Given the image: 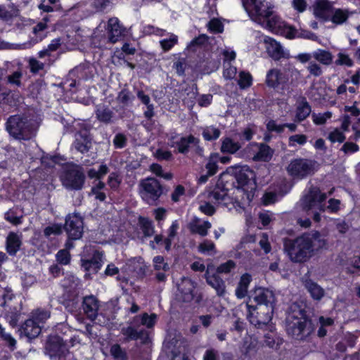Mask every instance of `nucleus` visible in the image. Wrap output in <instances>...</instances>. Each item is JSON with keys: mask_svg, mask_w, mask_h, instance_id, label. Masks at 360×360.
Wrapping results in <instances>:
<instances>
[{"mask_svg": "<svg viewBox=\"0 0 360 360\" xmlns=\"http://www.w3.org/2000/svg\"><path fill=\"white\" fill-rule=\"evenodd\" d=\"M199 140L192 135L188 136H183L174 142L172 144L173 147L177 148L178 151L180 153H187L189 148L192 146H198Z\"/></svg>", "mask_w": 360, "mask_h": 360, "instance_id": "nucleus-24", "label": "nucleus"}, {"mask_svg": "<svg viewBox=\"0 0 360 360\" xmlns=\"http://www.w3.org/2000/svg\"><path fill=\"white\" fill-rule=\"evenodd\" d=\"M304 286L314 300L319 301L325 295L324 289L311 279L305 280Z\"/></svg>", "mask_w": 360, "mask_h": 360, "instance_id": "nucleus-26", "label": "nucleus"}, {"mask_svg": "<svg viewBox=\"0 0 360 360\" xmlns=\"http://www.w3.org/2000/svg\"><path fill=\"white\" fill-rule=\"evenodd\" d=\"M191 348L188 342L185 340L180 341L177 345V352H174V359L179 356L181 357L182 360H191Z\"/></svg>", "mask_w": 360, "mask_h": 360, "instance_id": "nucleus-38", "label": "nucleus"}, {"mask_svg": "<svg viewBox=\"0 0 360 360\" xmlns=\"http://www.w3.org/2000/svg\"><path fill=\"white\" fill-rule=\"evenodd\" d=\"M208 198L210 201L221 203L222 202H225L229 198L227 195V192L224 189H220L219 188H215L212 191L209 193Z\"/></svg>", "mask_w": 360, "mask_h": 360, "instance_id": "nucleus-42", "label": "nucleus"}, {"mask_svg": "<svg viewBox=\"0 0 360 360\" xmlns=\"http://www.w3.org/2000/svg\"><path fill=\"white\" fill-rule=\"evenodd\" d=\"M236 267V263L233 260H229L220 264L217 269L218 274H229Z\"/></svg>", "mask_w": 360, "mask_h": 360, "instance_id": "nucleus-58", "label": "nucleus"}, {"mask_svg": "<svg viewBox=\"0 0 360 360\" xmlns=\"http://www.w3.org/2000/svg\"><path fill=\"white\" fill-rule=\"evenodd\" d=\"M327 88L325 83L318 82L312 85L310 95L311 97L316 101L321 103L327 101Z\"/></svg>", "mask_w": 360, "mask_h": 360, "instance_id": "nucleus-27", "label": "nucleus"}, {"mask_svg": "<svg viewBox=\"0 0 360 360\" xmlns=\"http://www.w3.org/2000/svg\"><path fill=\"white\" fill-rule=\"evenodd\" d=\"M96 118L101 122L108 124L112 122L115 113L107 105H98L95 111Z\"/></svg>", "mask_w": 360, "mask_h": 360, "instance_id": "nucleus-30", "label": "nucleus"}, {"mask_svg": "<svg viewBox=\"0 0 360 360\" xmlns=\"http://www.w3.org/2000/svg\"><path fill=\"white\" fill-rule=\"evenodd\" d=\"M50 356H58L59 360H75L72 353L67 350L65 345L58 337L50 339L46 345Z\"/></svg>", "mask_w": 360, "mask_h": 360, "instance_id": "nucleus-12", "label": "nucleus"}, {"mask_svg": "<svg viewBox=\"0 0 360 360\" xmlns=\"http://www.w3.org/2000/svg\"><path fill=\"white\" fill-rule=\"evenodd\" d=\"M258 349L257 340L252 336L248 335L244 338L241 347V352L246 356H250L255 354Z\"/></svg>", "mask_w": 360, "mask_h": 360, "instance_id": "nucleus-32", "label": "nucleus"}, {"mask_svg": "<svg viewBox=\"0 0 360 360\" xmlns=\"http://www.w3.org/2000/svg\"><path fill=\"white\" fill-rule=\"evenodd\" d=\"M246 306L248 311L247 317L252 325L259 328L267 325L271 321L274 311H271L269 320L267 321H263V317L266 316L265 312H261L259 309H258V307L251 306L248 304H247Z\"/></svg>", "mask_w": 360, "mask_h": 360, "instance_id": "nucleus-17", "label": "nucleus"}, {"mask_svg": "<svg viewBox=\"0 0 360 360\" xmlns=\"http://www.w3.org/2000/svg\"><path fill=\"white\" fill-rule=\"evenodd\" d=\"M9 134L19 139H29L34 134L32 127L19 115L11 116L6 122Z\"/></svg>", "mask_w": 360, "mask_h": 360, "instance_id": "nucleus-7", "label": "nucleus"}, {"mask_svg": "<svg viewBox=\"0 0 360 360\" xmlns=\"http://www.w3.org/2000/svg\"><path fill=\"white\" fill-rule=\"evenodd\" d=\"M51 316L49 311L38 309L32 312V319L39 324L44 323Z\"/></svg>", "mask_w": 360, "mask_h": 360, "instance_id": "nucleus-46", "label": "nucleus"}, {"mask_svg": "<svg viewBox=\"0 0 360 360\" xmlns=\"http://www.w3.org/2000/svg\"><path fill=\"white\" fill-rule=\"evenodd\" d=\"M22 244L21 236L15 233L11 232L6 238V250L11 255H15L20 250Z\"/></svg>", "mask_w": 360, "mask_h": 360, "instance_id": "nucleus-31", "label": "nucleus"}, {"mask_svg": "<svg viewBox=\"0 0 360 360\" xmlns=\"http://www.w3.org/2000/svg\"><path fill=\"white\" fill-rule=\"evenodd\" d=\"M22 332L30 339L37 337L41 333V326L32 318L27 320L22 327Z\"/></svg>", "mask_w": 360, "mask_h": 360, "instance_id": "nucleus-28", "label": "nucleus"}, {"mask_svg": "<svg viewBox=\"0 0 360 360\" xmlns=\"http://www.w3.org/2000/svg\"><path fill=\"white\" fill-rule=\"evenodd\" d=\"M215 245L213 242L208 240H205L198 245V250L201 253H210L214 252Z\"/></svg>", "mask_w": 360, "mask_h": 360, "instance_id": "nucleus-60", "label": "nucleus"}, {"mask_svg": "<svg viewBox=\"0 0 360 360\" xmlns=\"http://www.w3.org/2000/svg\"><path fill=\"white\" fill-rule=\"evenodd\" d=\"M84 181V174L79 167H74L67 170L62 179L63 185L71 190H81Z\"/></svg>", "mask_w": 360, "mask_h": 360, "instance_id": "nucleus-11", "label": "nucleus"}, {"mask_svg": "<svg viewBox=\"0 0 360 360\" xmlns=\"http://www.w3.org/2000/svg\"><path fill=\"white\" fill-rule=\"evenodd\" d=\"M354 13V11H350L348 9L333 8L329 20L336 25H340L345 23L349 16Z\"/></svg>", "mask_w": 360, "mask_h": 360, "instance_id": "nucleus-25", "label": "nucleus"}, {"mask_svg": "<svg viewBox=\"0 0 360 360\" xmlns=\"http://www.w3.org/2000/svg\"><path fill=\"white\" fill-rule=\"evenodd\" d=\"M122 333L130 340H141L146 342L148 339V333L146 330H137L132 326L122 328Z\"/></svg>", "mask_w": 360, "mask_h": 360, "instance_id": "nucleus-29", "label": "nucleus"}, {"mask_svg": "<svg viewBox=\"0 0 360 360\" xmlns=\"http://www.w3.org/2000/svg\"><path fill=\"white\" fill-rule=\"evenodd\" d=\"M100 307L98 300L94 295L85 296L83 298L82 308L84 314L91 321L96 319Z\"/></svg>", "mask_w": 360, "mask_h": 360, "instance_id": "nucleus-18", "label": "nucleus"}, {"mask_svg": "<svg viewBox=\"0 0 360 360\" xmlns=\"http://www.w3.org/2000/svg\"><path fill=\"white\" fill-rule=\"evenodd\" d=\"M313 14L323 21H328L333 9V4L328 0H316L313 6Z\"/></svg>", "mask_w": 360, "mask_h": 360, "instance_id": "nucleus-15", "label": "nucleus"}, {"mask_svg": "<svg viewBox=\"0 0 360 360\" xmlns=\"http://www.w3.org/2000/svg\"><path fill=\"white\" fill-rule=\"evenodd\" d=\"M265 49L268 55L274 60L290 58V53L278 41L274 39L265 37L264 39Z\"/></svg>", "mask_w": 360, "mask_h": 360, "instance_id": "nucleus-14", "label": "nucleus"}, {"mask_svg": "<svg viewBox=\"0 0 360 360\" xmlns=\"http://www.w3.org/2000/svg\"><path fill=\"white\" fill-rule=\"evenodd\" d=\"M121 181V178L115 172H112L108 178V185L113 190H117L119 188Z\"/></svg>", "mask_w": 360, "mask_h": 360, "instance_id": "nucleus-59", "label": "nucleus"}, {"mask_svg": "<svg viewBox=\"0 0 360 360\" xmlns=\"http://www.w3.org/2000/svg\"><path fill=\"white\" fill-rule=\"evenodd\" d=\"M150 170L155 175L162 177L165 179L169 180L172 178L171 173H164L162 167L157 163L152 164L150 166Z\"/></svg>", "mask_w": 360, "mask_h": 360, "instance_id": "nucleus-53", "label": "nucleus"}, {"mask_svg": "<svg viewBox=\"0 0 360 360\" xmlns=\"http://www.w3.org/2000/svg\"><path fill=\"white\" fill-rule=\"evenodd\" d=\"M333 113L330 111L324 112L312 113L311 119L316 125H323L332 117Z\"/></svg>", "mask_w": 360, "mask_h": 360, "instance_id": "nucleus-44", "label": "nucleus"}, {"mask_svg": "<svg viewBox=\"0 0 360 360\" xmlns=\"http://www.w3.org/2000/svg\"><path fill=\"white\" fill-rule=\"evenodd\" d=\"M56 260L61 264H68L70 260V252L67 250H60L56 254Z\"/></svg>", "mask_w": 360, "mask_h": 360, "instance_id": "nucleus-61", "label": "nucleus"}, {"mask_svg": "<svg viewBox=\"0 0 360 360\" xmlns=\"http://www.w3.org/2000/svg\"><path fill=\"white\" fill-rule=\"evenodd\" d=\"M195 285L193 281L189 278H183L178 285L179 300L183 302H189L194 298V290Z\"/></svg>", "mask_w": 360, "mask_h": 360, "instance_id": "nucleus-19", "label": "nucleus"}, {"mask_svg": "<svg viewBox=\"0 0 360 360\" xmlns=\"http://www.w3.org/2000/svg\"><path fill=\"white\" fill-rule=\"evenodd\" d=\"M307 69L311 75L315 77H319L323 73L321 67L315 62H310Z\"/></svg>", "mask_w": 360, "mask_h": 360, "instance_id": "nucleus-64", "label": "nucleus"}, {"mask_svg": "<svg viewBox=\"0 0 360 360\" xmlns=\"http://www.w3.org/2000/svg\"><path fill=\"white\" fill-rule=\"evenodd\" d=\"M273 150L266 144H260L258 152L254 155L255 161H269L272 157Z\"/></svg>", "mask_w": 360, "mask_h": 360, "instance_id": "nucleus-39", "label": "nucleus"}, {"mask_svg": "<svg viewBox=\"0 0 360 360\" xmlns=\"http://www.w3.org/2000/svg\"><path fill=\"white\" fill-rule=\"evenodd\" d=\"M103 252L95 250L91 259H82V266L86 271L96 273L103 264Z\"/></svg>", "mask_w": 360, "mask_h": 360, "instance_id": "nucleus-22", "label": "nucleus"}, {"mask_svg": "<svg viewBox=\"0 0 360 360\" xmlns=\"http://www.w3.org/2000/svg\"><path fill=\"white\" fill-rule=\"evenodd\" d=\"M124 31L125 30L120 23L118 18H111L108 20L107 32L108 39L111 43L115 44L118 41Z\"/></svg>", "mask_w": 360, "mask_h": 360, "instance_id": "nucleus-20", "label": "nucleus"}, {"mask_svg": "<svg viewBox=\"0 0 360 360\" xmlns=\"http://www.w3.org/2000/svg\"><path fill=\"white\" fill-rule=\"evenodd\" d=\"M214 270L213 265H208L205 278L207 283L214 288L218 295H223L225 292V283L224 281L217 274H210Z\"/></svg>", "mask_w": 360, "mask_h": 360, "instance_id": "nucleus-21", "label": "nucleus"}, {"mask_svg": "<svg viewBox=\"0 0 360 360\" xmlns=\"http://www.w3.org/2000/svg\"><path fill=\"white\" fill-rule=\"evenodd\" d=\"M138 319L140 320L142 326H146L147 328H152L157 322L158 316L155 314H148L147 313H143L134 318V320Z\"/></svg>", "mask_w": 360, "mask_h": 360, "instance_id": "nucleus-41", "label": "nucleus"}, {"mask_svg": "<svg viewBox=\"0 0 360 360\" xmlns=\"http://www.w3.org/2000/svg\"><path fill=\"white\" fill-rule=\"evenodd\" d=\"M139 222L142 233L145 237H150L155 233L153 221L148 218L139 217Z\"/></svg>", "mask_w": 360, "mask_h": 360, "instance_id": "nucleus-40", "label": "nucleus"}, {"mask_svg": "<svg viewBox=\"0 0 360 360\" xmlns=\"http://www.w3.org/2000/svg\"><path fill=\"white\" fill-rule=\"evenodd\" d=\"M221 55L223 56V64H231L232 61L235 60L236 57V52L227 47L221 51Z\"/></svg>", "mask_w": 360, "mask_h": 360, "instance_id": "nucleus-55", "label": "nucleus"}, {"mask_svg": "<svg viewBox=\"0 0 360 360\" xmlns=\"http://www.w3.org/2000/svg\"><path fill=\"white\" fill-rule=\"evenodd\" d=\"M307 137L304 134H295L288 139V146L295 147L296 144L303 146L307 143Z\"/></svg>", "mask_w": 360, "mask_h": 360, "instance_id": "nucleus-51", "label": "nucleus"}, {"mask_svg": "<svg viewBox=\"0 0 360 360\" xmlns=\"http://www.w3.org/2000/svg\"><path fill=\"white\" fill-rule=\"evenodd\" d=\"M290 310L286 319L287 332L297 340H303L314 331L313 324L306 316L305 311L297 304H292Z\"/></svg>", "mask_w": 360, "mask_h": 360, "instance_id": "nucleus-2", "label": "nucleus"}, {"mask_svg": "<svg viewBox=\"0 0 360 360\" xmlns=\"http://www.w3.org/2000/svg\"><path fill=\"white\" fill-rule=\"evenodd\" d=\"M231 175L236 180L238 187H243L247 185L251 180H255V175L254 172L247 165L231 166L226 169V172L221 174V176ZM238 192H240L239 188H237Z\"/></svg>", "mask_w": 360, "mask_h": 360, "instance_id": "nucleus-10", "label": "nucleus"}, {"mask_svg": "<svg viewBox=\"0 0 360 360\" xmlns=\"http://www.w3.org/2000/svg\"><path fill=\"white\" fill-rule=\"evenodd\" d=\"M252 78L249 72L242 71L239 73L238 84L240 89H245L252 84Z\"/></svg>", "mask_w": 360, "mask_h": 360, "instance_id": "nucleus-47", "label": "nucleus"}, {"mask_svg": "<svg viewBox=\"0 0 360 360\" xmlns=\"http://www.w3.org/2000/svg\"><path fill=\"white\" fill-rule=\"evenodd\" d=\"M326 245V239L316 231L302 234L295 240H287L285 243V250L292 262H304Z\"/></svg>", "mask_w": 360, "mask_h": 360, "instance_id": "nucleus-1", "label": "nucleus"}, {"mask_svg": "<svg viewBox=\"0 0 360 360\" xmlns=\"http://www.w3.org/2000/svg\"><path fill=\"white\" fill-rule=\"evenodd\" d=\"M223 76L226 79H232L235 78L237 69L231 64H223Z\"/></svg>", "mask_w": 360, "mask_h": 360, "instance_id": "nucleus-56", "label": "nucleus"}, {"mask_svg": "<svg viewBox=\"0 0 360 360\" xmlns=\"http://www.w3.org/2000/svg\"><path fill=\"white\" fill-rule=\"evenodd\" d=\"M326 198V194L321 193L319 188L311 187L300 200V205L304 210H311L314 212V220L319 222L321 221V216L317 211L326 210L324 202Z\"/></svg>", "mask_w": 360, "mask_h": 360, "instance_id": "nucleus-4", "label": "nucleus"}, {"mask_svg": "<svg viewBox=\"0 0 360 360\" xmlns=\"http://www.w3.org/2000/svg\"><path fill=\"white\" fill-rule=\"evenodd\" d=\"M252 281L251 275L244 274L241 276L238 285L236 290V295L238 298H244L248 294L249 285Z\"/></svg>", "mask_w": 360, "mask_h": 360, "instance_id": "nucleus-33", "label": "nucleus"}, {"mask_svg": "<svg viewBox=\"0 0 360 360\" xmlns=\"http://www.w3.org/2000/svg\"><path fill=\"white\" fill-rule=\"evenodd\" d=\"M288 81L287 72L274 68L269 70L266 76V84L269 87L276 89L280 85L285 84Z\"/></svg>", "mask_w": 360, "mask_h": 360, "instance_id": "nucleus-16", "label": "nucleus"}, {"mask_svg": "<svg viewBox=\"0 0 360 360\" xmlns=\"http://www.w3.org/2000/svg\"><path fill=\"white\" fill-rule=\"evenodd\" d=\"M263 27L269 29L272 32L280 34L288 39H294L295 28L287 24L278 15H272L265 20Z\"/></svg>", "mask_w": 360, "mask_h": 360, "instance_id": "nucleus-9", "label": "nucleus"}, {"mask_svg": "<svg viewBox=\"0 0 360 360\" xmlns=\"http://www.w3.org/2000/svg\"><path fill=\"white\" fill-rule=\"evenodd\" d=\"M303 38L307 39H310L312 41H316L318 39V37L313 32L308 30H301L297 31L295 29V38Z\"/></svg>", "mask_w": 360, "mask_h": 360, "instance_id": "nucleus-62", "label": "nucleus"}, {"mask_svg": "<svg viewBox=\"0 0 360 360\" xmlns=\"http://www.w3.org/2000/svg\"><path fill=\"white\" fill-rule=\"evenodd\" d=\"M105 186V184L99 181L91 188V193L100 201H104L106 198L105 194L101 191Z\"/></svg>", "mask_w": 360, "mask_h": 360, "instance_id": "nucleus-48", "label": "nucleus"}, {"mask_svg": "<svg viewBox=\"0 0 360 360\" xmlns=\"http://www.w3.org/2000/svg\"><path fill=\"white\" fill-rule=\"evenodd\" d=\"M110 352L115 360H127L126 352L119 345H113Z\"/></svg>", "mask_w": 360, "mask_h": 360, "instance_id": "nucleus-49", "label": "nucleus"}, {"mask_svg": "<svg viewBox=\"0 0 360 360\" xmlns=\"http://www.w3.org/2000/svg\"><path fill=\"white\" fill-rule=\"evenodd\" d=\"M241 148L239 142L234 141L229 137L224 138L221 141V151L224 153L234 154Z\"/></svg>", "mask_w": 360, "mask_h": 360, "instance_id": "nucleus-34", "label": "nucleus"}, {"mask_svg": "<svg viewBox=\"0 0 360 360\" xmlns=\"http://www.w3.org/2000/svg\"><path fill=\"white\" fill-rule=\"evenodd\" d=\"M328 139L332 142H339L342 143L345 139V136L342 131L339 129H335L333 130L329 134Z\"/></svg>", "mask_w": 360, "mask_h": 360, "instance_id": "nucleus-57", "label": "nucleus"}, {"mask_svg": "<svg viewBox=\"0 0 360 360\" xmlns=\"http://www.w3.org/2000/svg\"><path fill=\"white\" fill-rule=\"evenodd\" d=\"M243 6L254 22L261 25L273 14L274 5L267 0H242Z\"/></svg>", "mask_w": 360, "mask_h": 360, "instance_id": "nucleus-3", "label": "nucleus"}, {"mask_svg": "<svg viewBox=\"0 0 360 360\" xmlns=\"http://www.w3.org/2000/svg\"><path fill=\"white\" fill-rule=\"evenodd\" d=\"M153 266L156 271H168L169 269V264L164 261L162 256H156L153 258Z\"/></svg>", "mask_w": 360, "mask_h": 360, "instance_id": "nucleus-52", "label": "nucleus"}, {"mask_svg": "<svg viewBox=\"0 0 360 360\" xmlns=\"http://www.w3.org/2000/svg\"><path fill=\"white\" fill-rule=\"evenodd\" d=\"M316 162L305 158L292 160L287 167L288 174L293 179H302L315 171Z\"/></svg>", "mask_w": 360, "mask_h": 360, "instance_id": "nucleus-5", "label": "nucleus"}, {"mask_svg": "<svg viewBox=\"0 0 360 360\" xmlns=\"http://www.w3.org/2000/svg\"><path fill=\"white\" fill-rule=\"evenodd\" d=\"M65 229L70 239L77 240L83 233V221L77 214H68L65 219Z\"/></svg>", "mask_w": 360, "mask_h": 360, "instance_id": "nucleus-13", "label": "nucleus"}, {"mask_svg": "<svg viewBox=\"0 0 360 360\" xmlns=\"http://www.w3.org/2000/svg\"><path fill=\"white\" fill-rule=\"evenodd\" d=\"M5 219L13 225H18L22 223V217H18L12 210H8L5 213Z\"/></svg>", "mask_w": 360, "mask_h": 360, "instance_id": "nucleus-63", "label": "nucleus"}, {"mask_svg": "<svg viewBox=\"0 0 360 360\" xmlns=\"http://www.w3.org/2000/svg\"><path fill=\"white\" fill-rule=\"evenodd\" d=\"M73 146L77 151L85 153L91 147V142L88 136L79 134L74 142Z\"/></svg>", "mask_w": 360, "mask_h": 360, "instance_id": "nucleus-35", "label": "nucleus"}, {"mask_svg": "<svg viewBox=\"0 0 360 360\" xmlns=\"http://www.w3.org/2000/svg\"><path fill=\"white\" fill-rule=\"evenodd\" d=\"M311 112V107L306 101L300 102L296 108L295 121L302 122L304 120Z\"/></svg>", "mask_w": 360, "mask_h": 360, "instance_id": "nucleus-36", "label": "nucleus"}, {"mask_svg": "<svg viewBox=\"0 0 360 360\" xmlns=\"http://www.w3.org/2000/svg\"><path fill=\"white\" fill-rule=\"evenodd\" d=\"M212 224L208 221H202L199 218H193L188 224V229L192 233L206 236Z\"/></svg>", "mask_w": 360, "mask_h": 360, "instance_id": "nucleus-23", "label": "nucleus"}, {"mask_svg": "<svg viewBox=\"0 0 360 360\" xmlns=\"http://www.w3.org/2000/svg\"><path fill=\"white\" fill-rule=\"evenodd\" d=\"M139 187L142 199L148 204L155 202L162 193V186L155 178L143 179L140 182Z\"/></svg>", "mask_w": 360, "mask_h": 360, "instance_id": "nucleus-8", "label": "nucleus"}, {"mask_svg": "<svg viewBox=\"0 0 360 360\" xmlns=\"http://www.w3.org/2000/svg\"><path fill=\"white\" fill-rule=\"evenodd\" d=\"M62 232V226L60 224H54L46 226L44 230V234L46 237L51 236H57Z\"/></svg>", "mask_w": 360, "mask_h": 360, "instance_id": "nucleus-54", "label": "nucleus"}, {"mask_svg": "<svg viewBox=\"0 0 360 360\" xmlns=\"http://www.w3.org/2000/svg\"><path fill=\"white\" fill-rule=\"evenodd\" d=\"M337 56L338 58L335 60L337 65H345L347 67H352L354 65V62L348 54L340 52Z\"/></svg>", "mask_w": 360, "mask_h": 360, "instance_id": "nucleus-50", "label": "nucleus"}, {"mask_svg": "<svg viewBox=\"0 0 360 360\" xmlns=\"http://www.w3.org/2000/svg\"><path fill=\"white\" fill-rule=\"evenodd\" d=\"M312 56L316 60L325 65H330L333 59L332 53L324 49H317L313 52Z\"/></svg>", "mask_w": 360, "mask_h": 360, "instance_id": "nucleus-37", "label": "nucleus"}, {"mask_svg": "<svg viewBox=\"0 0 360 360\" xmlns=\"http://www.w3.org/2000/svg\"><path fill=\"white\" fill-rule=\"evenodd\" d=\"M221 135L219 129L214 126H208L203 129L202 136L206 141L217 139Z\"/></svg>", "mask_w": 360, "mask_h": 360, "instance_id": "nucleus-43", "label": "nucleus"}, {"mask_svg": "<svg viewBox=\"0 0 360 360\" xmlns=\"http://www.w3.org/2000/svg\"><path fill=\"white\" fill-rule=\"evenodd\" d=\"M253 300L257 302L258 309L261 312H265L262 319L263 321H267L269 319V314L274 311L276 302L275 295L273 291L264 288H259L255 290Z\"/></svg>", "mask_w": 360, "mask_h": 360, "instance_id": "nucleus-6", "label": "nucleus"}, {"mask_svg": "<svg viewBox=\"0 0 360 360\" xmlns=\"http://www.w3.org/2000/svg\"><path fill=\"white\" fill-rule=\"evenodd\" d=\"M169 37L160 41L161 48L164 51H169L178 42V37L174 34H168Z\"/></svg>", "mask_w": 360, "mask_h": 360, "instance_id": "nucleus-45", "label": "nucleus"}]
</instances>
